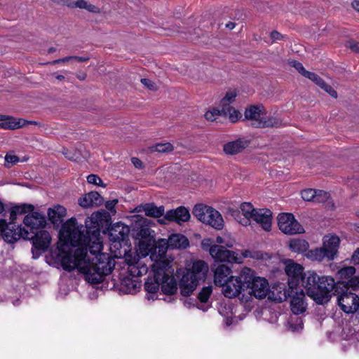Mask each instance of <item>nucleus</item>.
Listing matches in <instances>:
<instances>
[{
    "instance_id": "nucleus-6",
    "label": "nucleus",
    "mask_w": 359,
    "mask_h": 359,
    "mask_svg": "<svg viewBox=\"0 0 359 359\" xmlns=\"http://www.w3.org/2000/svg\"><path fill=\"white\" fill-rule=\"evenodd\" d=\"M250 268L242 269L238 276H232L230 278L222 285L223 294L228 298L238 297L241 299L243 297V293L245 292V282L250 278L251 273Z\"/></svg>"
},
{
    "instance_id": "nucleus-34",
    "label": "nucleus",
    "mask_w": 359,
    "mask_h": 359,
    "mask_svg": "<svg viewBox=\"0 0 359 359\" xmlns=\"http://www.w3.org/2000/svg\"><path fill=\"white\" fill-rule=\"evenodd\" d=\"M222 112H223V116H228L229 120L232 123L236 122L242 117V115L240 113V111L236 110L233 107L222 108Z\"/></svg>"
},
{
    "instance_id": "nucleus-20",
    "label": "nucleus",
    "mask_w": 359,
    "mask_h": 359,
    "mask_svg": "<svg viewBox=\"0 0 359 359\" xmlns=\"http://www.w3.org/2000/svg\"><path fill=\"white\" fill-rule=\"evenodd\" d=\"M231 269L226 265L219 264L214 270V282L222 287L232 276Z\"/></svg>"
},
{
    "instance_id": "nucleus-63",
    "label": "nucleus",
    "mask_w": 359,
    "mask_h": 359,
    "mask_svg": "<svg viewBox=\"0 0 359 359\" xmlns=\"http://www.w3.org/2000/svg\"><path fill=\"white\" fill-rule=\"evenodd\" d=\"M323 79L320 78L318 74H316V76L313 77V79H311L312 81H313L316 85L323 84L322 81Z\"/></svg>"
},
{
    "instance_id": "nucleus-60",
    "label": "nucleus",
    "mask_w": 359,
    "mask_h": 359,
    "mask_svg": "<svg viewBox=\"0 0 359 359\" xmlns=\"http://www.w3.org/2000/svg\"><path fill=\"white\" fill-rule=\"evenodd\" d=\"M301 74L303 76H304L311 81V79H313V77L316 76V74L314 72H309L304 69V70L302 72V73Z\"/></svg>"
},
{
    "instance_id": "nucleus-48",
    "label": "nucleus",
    "mask_w": 359,
    "mask_h": 359,
    "mask_svg": "<svg viewBox=\"0 0 359 359\" xmlns=\"http://www.w3.org/2000/svg\"><path fill=\"white\" fill-rule=\"evenodd\" d=\"M87 1L85 0H77L74 2H71L67 4V6L70 8H86Z\"/></svg>"
},
{
    "instance_id": "nucleus-29",
    "label": "nucleus",
    "mask_w": 359,
    "mask_h": 359,
    "mask_svg": "<svg viewBox=\"0 0 359 359\" xmlns=\"http://www.w3.org/2000/svg\"><path fill=\"white\" fill-rule=\"evenodd\" d=\"M129 229L123 224H118L110 230V236L114 241H123L128 237Z\"/></svg>"
},
{
    "instance_id": "nucleus-47",
    "label": "nucleus",
    "mask_w": 359,
    "mask_h": 359,
    "mask_svg": "<svg viewBox=\"0 0 359 359\" xmlns=\"http://www.w3.org/2000/svg\"><path fill=\"white\" fill-rule=\"evenodd\" d=\"M140 81L147 88L151 90L156 91L158 90L156 84L149 79H142Z\"/></svg>"
},
{
    "instance_id": "nucleus-41",
    "label": "nucleus",
    "mask_w": 359,
    "mask_h": 359,
    "mask_svg": "<svg viewBox=\"0 0 359 359\" xmlns=\"http://www.w3.org/2000/svg\"><path fill=\"white\" fill-rule=\"evenodd\" d=\"M330 198L329 193L323 190H316L314 202L318 203H323Z\"/></svg>"
},
{
    "instance_id": "nucleus-32",
    "label": "nucleus",
    "mask_w": 359,
    "mask_h": 359,
    "mask_svg": "<svg viewBox=\"0 0 359 359\" xmlns=\"http://www.w3.org/2000/svg\"><path fill=\"white\" fill-rule=\"evenodd\" d=\"M289 247L292 252L300 253L306 251L309 243L305 240L292 239L290 241Z\"/></svg>"
},
{
    "instance_id": "nucleus-9",
    "label": "nucleus",
    "mask_w": 359,
    "mask_h": 359,
    "mask_svg": "<svg viewBox=\"0 0 359 359\" xmlns=\"http://www.w3.org/2000/svg\"><path fill=\"white\" fill-rule=\"evenodd\" d=\"M265 114L262 105H252L245 110V118L251 121V126L254 128L279 127L280 121L275 117H263Z\"/></svg>"
},
{
    "instance_id": "nucleus-64",
    "label": "nucleus",
    "mask_w": 359,
    "mask_h": 359,
    "mask_svg": "<svg viewBox=\"0 0 359 359\" xmlns=\"http://www.w3.org/2000/svg\"><path fill=\"white\" fill-rule=\"evenodd\" d=\"M63 154L65 155L66 158L69 159V160H72V161H76V158H77V156H75L76 155L74 154L73 156H71L68 151H67L66 152H63Z\"/></svg>"
},
{
    "instance_id": "nucleus-37",
    "label": "nucleus",
    "mask_w": 359,
    "mask_h": 359,
    "mask_svg": "<svg viewBox=\"0 0 359 359\" xmlns=\"http://www.w3.org/2000/svg\"><path fill=\"white\" fill-rule=\"evenodd\" d=\"M173 149V146L169 142L158 143L156 144L154 147H151V151H157L158 153H169L172 151Z\"/></svg>"
},
{
    "instance_id": "nucleus-40",
    "label": "nucleus",
    "mask_w": 359,
    "mask_h": 359,
    "mask_svg": "<svg viewBox=\"0 0 359 359\" xmlns=\"http://www.w3.org/2000/svg\"><path fill=\"white\" fill-rule=\"evenodd\" d=\"M223 116V112H222V108L217 109V108H212L210 110H208L205 114V118L208 121H215L219 116Z\"/></svg>"
},
{
    "instance_id": "nucleus-54",
    "label": "nucleus",
    "mask_w": 359,
    "mask_h": 359,
    "mask_svg": "<svg viewBox=\"0 0 359 359\" xmlns=\"http://www.w3.org/2000/svg\"><path fill=\"white\" fill-rule=\"evenodd\" d=\"M117 203H118V200L108 201L105 203V208L107 210L112 211L114 210L115 205L117 204Z\"/></svg>"
},
{
    "instance_id": "nucleus-26",
    "label": "nucleus",
    "mask_w": 359,
    "mask_h": 359,
    "mask_svg": "<svg viewBox=\"0 0 359 359\" xmlns=\"http://www.w3.org/2000/svg\"><path fill=\"white\" fill-rule=\"evenodd\" d=\"M5 121L0 123V128L16 129L25 126L27 124H37L36 121H29L23 118L15 119L6 116Z\"/></svg>"
},
{
    "instance_id": "nucleus-38",
    "label": "nucleus",
    "mask_w": 359,
    "mask_h": 359,
    "mask_svg": "<svg viewBox=\"0 0 359 359\" xmlns=\"http://www.w3.org/2000/svg\"><path fill=\"white\" fill-rule=\"evenodd\" d=\"M243 258L249 257L255 259H263L264 258V254L261 251L257 250H245L243 251L242 256H241Z\"/></svg>"
},
{
    "instance_id": "nucleus-35",
    "label": "nucleus",
    "mask_w": 359,
    "mask_h": 359,
    "mask_svg": "<svg viewBox=\"0 0 359 359\" xmlns=\"http://www.w3.org/2000/svg\"><path fill=\"white\" fill-rule=\"evenodd\" d=\"M237 93L235 90H229L226 93L224 97L220 101V107L222 108L231 107L230 105L235 101Z\"/></svg>"
},
{
    "instance_id": "nucleus-19",
    "label": "nucleus",
    "mask_w": 359,
    "mask_h": 359,
    "mask_svg": "<svg viewBox=\"0 0 359 359\" xmlns=\"http://www.w3.org/2000/svg\"><path fill=\"white\" fill-rule=\"evenodd\" d=\"M251 219L260 224L265 231H269L271 227L272 212L266 208L257 209Z\"/></svg>"
},
{
    "instance_id": "nucleus-31",
    "label": "nucleus",
    "mask_w": 359,
    "mask_h": 359,
    "mask_svg": "<svg viewBox=\"0 0 359 359\" xmlns=\"http://www.w3.org/2000/svg\"><path fill=\"white\" fill-rule=\"evenodd\" d=\"M33 210L34 206L32 205L23 204L20 205H15L11 210L10 219L11 222H14L18 215H22L26 212H32Z\"/></svg>"
},
{
    "instance_id": "nucleus-5",
    "label": "nucleus",
    "mask_w": 359,
    "mask_h": 359,
    "mask_svg": "<svg viewBox=\"0 0 359 359\" xmlns=\"http://www.w3.org/2000/svg\"><path fill=\"white\" fill-rule=\"evenodd\" d=\"M340 240L336 236H326L323 238V247L309 250L306 256L311 261L321 262L325 259H334L338 252Z\"/></svg>"
},
{
    "instance_id": "nucleus-39",
    "label": "nucleus",
    "mask_w": 359,
    "mask_h": 359,
    "mask_svg": "<svg viewBox=\"0 0 359 359\" xmlns=\"http://www.w3.org/2000/svg\"><path fill=\"white\" fill-rule=\"evenodd\" d=\"M212 286H205L202 288L198 295V298L201 302L205 303L208 302L210 294H212Z\"/></svg>"
},
{
    "instance_id": "nucleus-10",
    "label": "nucleus",
    "mask_w": 359,
    "mask_h": 359,
    "mask_svg": "<svg viewBox=\"0 0 359 359\" xmlns=\"http://www.w3.org/2000/svg\"><path fill=\"white\" fill-rule=\"evenodd\" d=\"M340 282L336 283L330 276H322L318 280L315 290L311 291V298L318 304H323L329 302L332 294L334 295L337 286H341Z\"/></svg>"
},
{
    "instance_id": "nucleus-2",
    "label": "nucleus",
    "mask_w": 359,
    "mask_h": 359,
    "mask_svg": "<svg viewBox=\"0 0 359 359\" xmlns=\"http://www.w3.org/2000/svg\"><path fill=\"white\" fill-rule=\"evenodd\" d=\"M208 271V266L205 262L198 260L194 262L191 269L183 274L180 281L181 294L184 297L191 294L197 285L205 280Z\"/></svg>"
},
{
    "instance_id": "nucleus-27",
    "label": "nucleus",
    "mask_w": 359,
    "mask_h": 359,
    "mask_svg": "<svg viewBox=\"0 0 359 359\" xmlns=\"http://www.w3.org/2000/svg\"><path fill=\"white\" fill-rule=\"evenodd\" d=\"M140 211L142 210L148 217L159 218L163 216L165 212L163 205L156 206L154 203H145L139 206Z\"/></svg>"
},
{
    "instance_id": "nucleus-46",
    "label": "nucleus",
    "mask_w": 359,
    "mask_h": 359,
    "mask_svg": "<svg viewBox=\"0 0 359 359\" xmlns=\"http://www.w3.org/2000/svg\"><path fill=\"white\" fill-rule=\"evenodd\" d=\"M78 203L80 206L87 208L93 206L92 204V201L90 199V196L88 194H86L83 197H81L78 200Z\"/></svg>"
},
{
    "instance_id": "nucleus-33",
    "label": "nucleus",
    "mask_w": 359,
    "mask_h": 359,
    "mask_svg": "<svg viewBox=\"0 0 359 359\" xmlns=\"http://www.w3.org/2000/svg\"><path fill=\"white\" fill-rule=\"evenodd\" d=\"M355 273V269L353 266H346L340 269L337 271V276L338 278L343 282L341 283L344 284V282L346 280H348L350 278H351L353 275Z\"/></svg>"
},
{
    "instance_id": "nucleus-15",
    "label": "nucleus",
    "mask_w": 359,
    "mask_h": 359,
    "mask_svg": "<svg viewBox=\"0 0 359 359\" xmlns=\"http://www.w3.org/2000/svg\"><path fill=\"white\" fill-rule=\"evenodd\" d=\"M27 237L26 240L32 241L34 248L41 251H46L51 242V236L46 230H40L36 232L28 231Z\"/></svg>"
},
{
    "instance_id": "nucleus-17",
    "label": "nucleus",
    "mask_w": 359,
    "mask_h": 359,
    "mask_svg": "<svg viewBox=\"0 0 359 359\" xmlns=\"http://www.w3.org/2000/svg\"><path fill=\"white\" fill-rule=\"evenodd\" d=\"M190 218V214L184 207L180 206L175 210H168L164 215L163 218L158 219L160 224H165V220L170 222H175L178 224L187 222Z\"/></svg>"
},
{
    "instance_id": "nucleus-21",
    "label": "nucleus",
    "mask_w": 359,
    "mask_h": 359,
    "mask_svg": "<svg viewBox=\"0 0 359 359\" xmlns=\"http://www.w3.org/2000/svg\"><path fill=\"white\" fill-rule=\"evenodd\" d=\"M128 272L132 277H140L148 271L147 265L141 259L137 261L127 260Z\"/></svg>"
},
{
    "instance_id": "nucleus-43",
    "label": "nucleus",
    "mask_w": 359,
    "mask_h": 359,
    "mask_svg": "<svg viewBox=\"0 0 359 359\" xmlns=\"http://www.w3.org/2000/svg\"><path fill=\"white\" fill-rule=\"evenodd\" d=\"M20 161L18 156L14 154H7L5 156V163L4 165L7 168H11L13 165L16 164Z\"/></svg>"
},
{
    "instance_id": "nucleus-23",
    "label": "nucleus",
    "mask_w": 359,
    "mask_h": 359,
    "mask_svg": "<svg viewBox=\"0 0 359 359\" xmlns=\"http://www.w3.org/2000/svg\"><path fill=\"white\" fill-rule=\"evenodd\" d=\"M241 212L243 218H241V212H236L235 217H237L238 222L243 226L250 224V219L252 217L257 209H255L250 203H243L241 205Z\"/></svg>"
},
{
    "instance_id": "nucleus-55",
    "label": "nucleus",
    "mask_w": 359,
    "mask_h": 359,
    "mask_svg": "<svg viewBox=\"0 0 359 359\" xmlns=\"http://www.w3.org/2000/svg\"><path fill=\"white\" fill-rule=\"evenodd\" d=\"M72 60V56H67L63 58L57 59L55 60H53L51 64H59V63H65Z\"/></svg>"
},
{
    "instance_id": "nucleus-16",
    "label": "nucleus",
    "mask_w": 359,
    "mask_h": 359,
    "mask_svg": "<svg viewBox=\"0 0 359 359\" xmlns=\"http://www.w3.org/2000/svg\"><path fill=\"white\" fill-rule=\"evenodd\" d=\"M285 273L288 276L287 283L290 289L297 288L302 280L304 276L303 267L296 263H291L286 266Z\"/></svg>"
},
{
    "instance_id": "nucleus-61",
    "label": "nucleus",
    "mask_w": 359,
    "mask_h": 359,
    "mask_svg": "<svg viewBox=\"0 0 359 359\" xmlns=\"http://www.w3.org/2000/svg\"><path fill=\"white\" fill-rule=\"evenodd\" d=\"M301 74L303 76H304L311 81V79H313V77L316 76V74L314 72H309L304 69V70L302 72V73Z\"/></svg>"
},
{
    "instance_id": "nucleus-8",
    "label": "nucleus",
    "mask_w": 359,
    "mask_h": 359,
    "mask_svg": "<svg viewBox=\"0 0 359 359\" xmlns=\"http://www.w3.org/2000/svg\"><path fill=\"white\" fill-rule=\"evenodd\" d=\"M170 264L166 261L156 262L152 264L151 272L153 276H149L144 283L145 290L149 293L156 292L161 283L169 280L170 276L168 271Z\"/></svg>"
},
{
    "instance_id": "nucleus-24",
    "label": "nucleus",
    "mask_w": 359,
    "mask_h": 359,
    "mask_svg": "<svg viewBox=\"0 0 359 359\" xmlns=\"http://www.w3.org/2000/svg\"><path fill=\"white\" fill-rule=\"evenodd\" d=\"M249 145V142L244 139H238L224 145V152L227 155H235L243 151Z\"/></svg>"
},
{
    "instance_id": "nucleus-11",
    "label": "nucleus",
    "mask_w": 359,
    "mask_h": 359,
    "mask_svg": "<svg viewBox=\"0 0 359 359\" xmlns=\"http://www.w3.org/2000/svg\"><path fill=\"white\" fill-rule=\"evenodd\" d=\"M193 215L201 222L208 224L215 229H222L224 220L221 214L215 209L203 204L196 205Z\"/></svg>"
},
{
    "instance_id": "nucleus-13",
    "label": "nucleus",
    "mask_w": 359,
    "mask_h": 359,
    "mask_svg": "<svg viewBox=\"0 0 359 359\" xmlns=\"http://www.w3.org/2000/svg\"><path fill=\"white\" fill-rule=\"evenodd\" d=\"M279 229L285 234L294 235L304 232V227L291 213H282L278 217Z\"/></svg>"
},
{
    "instance_id": "nucleus-3",
    "label": "nucleus",
    "mask_w": 359,
    "mask_h": 359,
    "mask_svg": "<svg viewBox=\"0 0 359 359\" xmlns=\"http://www.w3.org/2000/svg\"><path fill=\"white\" fill-rule=\"evenodd\" d=\"M290 308L295 316H291L288 325L292 331H298L303 327L302 319L297 315L304 313L306 309V297L303 290L301 288L291 289L290 293Z\"/></svg>"
},
{
    "instance_id": "nucleus-51",
    "label": "nucleus",
    "mask_w": 359,
    "mask_h": 359,
    "mask_svg": "<svg viewBox=\"0 0 359 359\" xmlns=\"http://www.w3.org/2000/svg\"><path fill=\"white\" fill-rule=\"evenodd\" d=\"M348 285L353 288H359V276H353L348 280Z\"/></svg>"
},
{
    "instance_id": "nucleus-45",
    "label": "nucleus",
    "mask_w": 359,
    "mask_h": 359,
    "mask_svg": "<svg viewBox=\"0 0 359 359\" xmlns=\"http://www.w3.org/2000/svg\"><path fill=\"white\" fill-rule=\"evenodd\" d=\"M87 182L89 184H95V185L102 186L103 187H106V185L102 183V180L97 175H94V174L89 175L87 177Z\"/></svg>"
},
{
    "instance_id": "nucleus-25",
    "label": "nucleus",
    "mask_w": 359,
    "mask_h": 359,
    "mask_svg": "<svg viewBox=\"0 0 359 359\" xmlns=\"http://www.w3.org/2000/svg\"><path fill=\"white\" fill-rule=\"evenodd\" d=\"M49 220L54 224H59L63 222L67 215V210L60 205H54L50 208L47 212Z\"/></svg>"
},
{
    "instance_id": "nucleus-53",
    "label": "nucleus",
    "mask_w": 359,
    "mask_h": 359,
    "mask_svg": "<svg viewBox=\"0 0 359 359\" xmlns=\"http://www.w3.org/2000/svg\"><path fill=\"white\" fill-rule=\"evenodd\" d=\"M86 10H87L89 12L97 13H100V8L97 6H95L93 4H89L88 2L86 4Z\"/></svg>"
},
{
    "instance_id": "nucleus-59",
    "label": "nucleus",
    "mask_w": 359,
    "mask_h": 359,
    "mask_svg": "<svg viewBox=\"0 0 359 359\" xmlns=\"http://www.w3.org/2000/svg\"><path fill=\"white\" fill-rule=\"evenodd\" d=\"M138 235L142 238H146L150 235V229L148 228H142L139 231Z\"/></svg>"
},
{
    "instance_id": "nucleus-57",
    "label": "nucleus",
    "mask_w": 359,
    "mask_h": 359,
    "mask_svg": "<svg viewBox=\"0 0 359 359\" xmlns=\"http://www.w3.org/2000/svg\"><path fill=\"white\" fill-rule=\"evenodd\" d=\"M131 161L134 166L137 168H142L143 166V163L140 159L136 157H133L131 158Z\"/></svg>"
},
{
    "instance_id": "nucleus-58",
    "label": "nucleus",
    "mask_w": 359,
    "mask_h": 359,
    "mask_svg": "<svg viewBox=\"0 0 359 359\" xmlns=\"http://www.w3.org/2000/svg\"><path fill=\"white\" fill-rule=\"evenodd\" d=\"M351 260L355 264H359V248H358L353 252Z\"/></svg>"
},
{
    "instance_id": "nucleus-22",
    "label": "nucleus",
    "mask_w": 359,
    "mask_h": 359,
    "mask_svg": "<svg viewBox=\"0 0 359 359\" xmlns=\"http://www.w3.org/2000/svg\"><path fill=\"white\" fill-rule=\"evenodd\" d=\"M320 276L314 271L304 273L300 284L306 290L308 296L311 298V291L315 290L318 283Z\"/></svg>"
},
{
    "instance_id": "nucleus-62",
    "label": "nucleus",
    "mask_w": 359,
    "mask_h": 359,
    "mask_svg": "<svg viewBox=\"0 0 359 359\" xmlns=\"http://www.w3.org/2000/svg\"><path fill=\"white\" fill-rule=\"evenodd\" d=\"M90 60L89 57H79V56H72V60L77 61L79 62H87Z\"/></svg>"
},
{
    "instance_id": "nucleus-52",
    "label": "nucleus",
    "mask_w": 359,
    "mask_h": 359,
    "mask_svg": "<svg viewBox=\"0 0 359 359\" xmlns=\"http://www.w3.org/2000/svg\"><path fill=\"white\" fill-rule=\"evenodd\" d=\"M270 36L273 41H276L283 39V36L277 31H273L271 33Z\"/></svg>"
},
{
    "instance_id": "nucleus-42",
    "label": "nucleus",
    "mask_w": 359,
    "mask_h": 359,
    "mask_svg": "<svg viewBox=\"0 0 359 359\" xmlns=\"http://www.w3.org/2000/svg\"><path fill=\"white\" fill-rule=\"evenodd\" d=\"M316 194V189H307L302 191L301 196L304 201L314 202Z\"/></svg>"
},
{
    "instance_id": "nucleus-12",
    "label": "nucleus",
    "mask_w": 359,
    "mask_h": 359,
    "mask_svg": "<svg viewBox=\"0 0 359 359\" xmlns=\"http://www.w3.org/2000/svg\"><path fill=\"white\" fill-rule=\"evenodd\" d=\"M0 236L5 241L13 243L18 241L20 238L26 239L28 238V230L25 228H21L15 222L7 223L6 220H0Z\"/></svg>"
},
{
    "instance_id": "nucleus-30",
    "label": "nucleus",
    "mask_w": 359,
    "mask_h": 359,
    "mask_svg": "<svg viewBox=\"0 0 359 359\" xmlns=\"http://www.w3.org/2000/svg\"><path fill=\"white\" fill-rule=\"evenodd\" d=\"M140 287V283L132 278L126 277L121 282V290L126 293L135 292Z\"/></svg>"
},
{
    "instance_id": "nucleus-28",
    "label": "nucleus",
    "mask_w": 359,
    "mask_h": 359,
    "mask_svg": "<svg viewBox=\"0 0 359 359\" xmlns=\"http://www.w3.org/2000/svg\"><path fill=\"white\" fill-rule=\"evenodd\" d=\"M189 245V240L182 234H172L168 240V246L172 249L186 248Z\"/></svg>"
},
{
    "instance_id": "nucleus-56",
    "label": "nucleus",
    "mask_w": 359,
    "mask_h": 359,
    "mask_svg": "<svg viewBox=\"0 0 359 359\" xmlns=\"http://www.w3.org/2000/svg\"><path fill=\"white\" fill-rule=\"evenodd\" d=\"M324 90L329 93L332 97L336 98L337 97V91L330 85L326 86Z\"/></svg>"
},
{
    "instance_id": "nucleus-18",
    "label": "nucleus",
    "mask_w": 359,
    "mask_h": 359,
    "mask_svg": "<svg viewBox=\"0 0 359 359\" xmlns=\"http://www.w3.org/2000/svg\"><path fill=\"white\" fill-rule=\"evenodd\" d=\"M23 222L26 226V229L29 232H36L38 229L43 228L46 224V219L43 215L34 212L31 214L26 215L24 218Z\"/></svg>"
},
{
    "instance_id": "nucleus-44",
    "label": "nucleus",
    "mask_w": 359,
    "mask_h": 359,
    "mask_svg": "<svg viewBox=\"0 0 359 359\" xmlns=\"http://www.w3.org/2000/svg\"><path fill=\"white\" fill-rule=\"evenodd\" d=\"M88 195L93 206H98L103 203V198L98 192L91 191Z\"/></svg>"
},
{
    "instance_id": "nucleus-50",
    "label": "nucleus",
    "mask_w": 359,
    "mask_h": 359,
    "mask_svg": "<svg viewBox=\"0 0 359 359\" xmlns=\"http://www.w3.org/2000/svg\"><path fill=\"white\" fill-rule=\"evenodd\" d=\"M346 46L347 48H349L352 51L355 53H359V45L358 43H357L355 41H348L346 43Z\"/></svg>"
},
{
    "instance_id": "nucleus-36",
    "label": "nucleus",
    "mask_w": 359,
    "mask_h": 359,
    "mask_svg": "<svg viewBox=\"0 0 359 359\" xmlns=\"http://www.w3.org/2000/svg\"><path fill=\"white\" fill-rule=\"evenodd\" d=\"M169 280H170V282H168V280H166L164 283L161 284V289H162V291L165 294H172L177 290V285H176V282L172 278H170Z\"/></svg>"
},
{
    "instance_id": "nucleus-4",
    "label": "nucleus",
    "mask_w": 359,
    "mask_h": 359,
    "mask_svg": "<svg viewBox=\"0 0 359 359\" xmlns=\"http://www.w3.org/2000/svg\"><path fill=\"white\" fill-rule=\"evenodd\" d=\"M249 280L245 282V292L243 293L241 300L244 302L251 301L253 297L259 299H264L269 292V285L264 278L257 276L255 271L250 269Z\"/></svg>"
},
{
    "instance_id": "nucleus-7",
    "label": "nucleus",
    "mask_w": 359,
    "mask_h": 359,
    "mask_svg": "<svg viewBox=\"0 0 359 359\" xmlns=\"http://www.w3.org/2000/svg\"><path fill=\"white\" fill-rule=\"evenodd\" d=\"M335 292L337 304L344 313H355L359 310V296L353 292L348 285L337 286Z\"/></svg>"
},
{
    "instance_id": "nucleus-14",
    "label": "nucleus",
    "mask_w": 359,
    "mask_h": 359,
    "mask_svg": "<svg viewBox=\"0 0 359 359\" xmlns=\"http://www.w3.org/2000/svg\"><path fill=\"white\" fill-rule=\"evenodd\" d=\"M209 252L216 262H242V257L238 253L226 249L223 245H212L209 248Z\"/></svg>"
},
{
    "instance_id": "nucleus-1",
    "label": "nucleus",
    "mask_w": 359,
    "mask_h": 359,
    "mask_svg": "<svg viewBox=\"0 0 359 359\" xmlns=\"http://www.w3.org/2000/svg\"><path fill=\"white\" fill-rule=\"evenodd\" d=\"M104 217L99 212L93 213L86 219L85 226L79 225L76 218L72 217L64 223L60 232L66 244L77 247L74 254L65 253L62 256L63 269L72 271L77 269L91 284L102 282L115 266V261L109 254L100 253V228Z\"/></svg>"
},
{
    "instance_id": "nucleus-49",
    "label": "nucleus",
    "mask_w": 359,
    "mask_h": 359,
    "mask_svg": "<svg viewBox=\"0 0 359 359\" xmlns=\"http://www.w3.org/2000/svg\"><path fill=\"white\" fill-rule=\"evenodd\" d=\"M289 65L295 68L299 74H302L305 69L301 62L294 60L289 61Z\"/></svg>"
}]
</instances>
